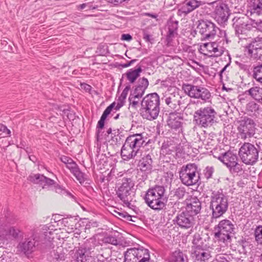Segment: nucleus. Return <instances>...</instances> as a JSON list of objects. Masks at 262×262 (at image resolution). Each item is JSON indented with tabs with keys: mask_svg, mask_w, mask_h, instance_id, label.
<instances>
[{
	"mask_svg": "<svg viewBox=\"0 0 262 262\" xmlns=\"http://www.w3.org/2000/svg\"><path fill=\"white\" fill-rule=\"evenodd\" d=\"M94 249L91 247L79 248L75 254L77 262H86L89 254L94 252Z\"/></svg>",
	"mask_w": 262,
	"mask_h": 262,
	"instance_id": "c85d7f7f",
	"label": "nucleus"
},
{
	"mask_svg": "<svg viewBox=\"0 0 262 262\" xmlns=\"http://www.w3.org/2000/svg\"><path fill=\"white\" fill-rule=\"evenodd\" d=\"M204 4V2L202 1L188 0L181 7L180 10L185 14H187Z\"/></svg>",
	"mask_w": 262,
	"mask_h": 262,
	"instance_id": "cd10ccee",
	"label": "nucleus"
},
{
	"mask_svg": "<svg viewBox=\"0 0 262 262\" xmlns=\"http://www.w3.org/2000/svg\"><path fill=\"white\" fill-rule=\"evenodd\" d=\"M130 89V85L126 86L124 89L123 90L122 93L121 94L120 96L119 97V100L120 101L123 102L126 98L128 92Z\"/></svg>",
	"mask_w": 262,
	"mask_h": 262,
	"instance_id": "8fccbe9b",
	"label": "nucleus"
},
{
	"mask_svg": "<svg viewBox=\"0 0 262 262\" xmlns=\"http://www.w3.org/2000/svg\"><path fill=\"white\" fill-rule=\"evenodd\" d=\"M108 3L113 4L115 6L119 5L121 4V0H106Z\"/></svg>",
	"mask_w": 262,
	"mask_h": 262,
	"instance_id": "e2e57ef3",
	"label": "nucleus"
},
{
	"mask_svg": "<svg viewBox=\"0 0 262 262\" xmlns=\"http://www.w3.org/2000/svg\"><path fill=\"white\" fill-rule=\"evenodd\" d=\"M178 21L169 20L167 24V34L166 41L167 45H170L173 38L178 35Z\"/></svg>",
	"mask_w": 262,
	"mask_h": 262,
	"instance_id": "4be33fe9",
	"label": "nucleus"
},
{
	"mask_svg": "<svg viewBox=\"0 0 262 262\" xmlns=\"http://www.w3.org/2000/svg\"><path fill=\"white\" fill-rule=\"evenodd\" d=\"M179 176L182 183L187 186L196 184L200 179L197 165L194 163L183 165L179 171Z\"/></svg>",
	"mask_w": 262,
	"mask_h": 262,
	"instance_id": "0eeeda50",
	"label": "nucleus"
},
{
	"mask_svg": "<svg viewBox=\"0 0 262 262\" xmlns=\"http://www.w3.org/2000/svg\"><path fill=\"white\" fill-rule=\"evenodd\" d=\"M138 260L130 249H127L125 252L124 262H139Z\"/></svg>",
	"mask_w": 262,
	"mask_h": 262,
	"instance_id": "a19ab883",
	"label": "nucleus"
},
{
	"mask_svg": "<svg viewBox=\"0 0 262 262\" xmlns=\"http://www.w3.org/2000/svg\"><path fill=\"white\" fill-rule=\"evenodd\" d=\"M103 243L111 244L113 245H117L118 241L115 236L112 235H107L104 236L101 240Z\"/></svg>",
	"mask_w": 262,
	"mask_h": 262,
	"instance_id": "79ce46f5",
	"label": "nucleus"
},
{
	"mask_svg": "<svg viewBox=\"0 0 262 262\" xmlns=\"http://www.w3.org/2000/svg\"><path fill=\"white\" fill-rule=\"evenodd\" d=\"M182 118L178 113L172 112L169 114L167 120V125L171 128L175 129L181 127Z\"/></svg>",
	"mask_w": 262,
	"mask_h": 262,
	"instance_id": "c756f323",
	"label": "nucleus"
},
{
	"mask_svg": "<svg viewBox=\"0 0 262 262\" xmlns=\"http://www.w3.org/2000/svg\"><path fill=\"white\" fill-rule=\"evenodd\" d=\"M213 172L214 168L211 166H207L203 170V174L207 180H208L212 177Z\"/></svg>",
	"mask_w": 262,
	"mask_h": 262,
	"instance_id": "49530a36",
	"label": "nucleus"
},
{
	"mask_svg": "<svg viewBox=\"0 0 262 262\" xmlns=\"http://www.w3.org/2000/svg\"><path fill=\"white\" fill-rule=\"evenodd\" d=\"M114 132H115V134L112 136L111 140L112 141V144H117L120 141L122 135L118 134V132H116L115 130H114Z\"/></svg>",
	"mask_w": 262,
	"mask_h": 262,
	"instance_id": "09e8293b",
	"label": "nucleus"
},
{
	"mask_svg": "<svg viewBox=\"0 0 262 262\" xmlns=\"http://www.w3.org/2000/svg\"><path fill=\"white\" fill-rule=\"evenodd\" d=\"M251 15L262 14V0H252L250 7Z\"/></svg>",
	"mask_w": 262,
	"mask_h": 262,
	"instance_id": "72a5a7b5",
	"label": "nucleus"
},
{
	"mask_svg": "<svg viewBox=\"0 0 262 262\" xmlns=\"http://www.w3.org/2000/svg\"><path fill=\"white\" fill-rule=\"evenodd\" d=\"M66 166L71 172L79 168L77 164L73 160V159Z\"/></svg>",
	"mask_w": 262,
	"mask_h": 262,
	"instance_id": "603ef678",
	"label": "nucleus"
},
{
	"mask_svg": "<svg viewBox=\"0 0 262 262\" xmlns=\"http://www.w3.org/2000/svg\"><path fill=\"white\" fill-rule=\"evenodd\" d=\"M125 213V212H119L116 210H114V216L117 217V218L123 220L124 217V214Z\"/></svg>",
	"mask_w": 262,
	"mask_h": 262,
	"instance_id": "4d7b16f0",
	"label": "nucleus"
},
{
	"mask_svg": "<svg viewBox=\"0 0 262 262\" xmlns=\"http://www.w3.org/2000/svg\"><path fill=\"white\" fill-rule=\"evenodd\" d=\"M234 225L229 220L225 219L221 221L215 227L214 237L224 243L230 242L231 234L234 232Z\"/></svg>",
	"mask_w": 262,
	"mask_h": 262,
	"instance_id": "9d476101",
	"label": "nucleus"
},
{
	"mask_svg": "<svg viewBox=\"0 0 262 262\" xmlns=\"http://www.w3.org/2000/svg\"><path fill=\"white\" fill-rule=\"evenodd\" d=\"M193 257L195 262H207L211 256L208 250L205 248H200L195 250Z\"/></svg>",
	"mask_w": 262,
	"mask_h": 262,
	"instance_id": "7c9ffc66",
	"label": "nucleus"
},
{
	"mask_svg": "<svg viewBox=\"0 0 262 262\" xmlns=\"http://www.w3.org/2000/svg\"><path fill=\"white\" fill-rule=\"evenodd\" d=\"M254 77L257 81L262 83V64L254 68Z\"/></svg>",
	"mask_w": 262,
	"mask_h": 262,
	"instance_id": "37998d69",
	"label": "nucleus"
},
{
	"mask_svg": "<svg viewBox=\"0 0 262 262\" xmlns=\"http://www.w3.org/2000/svg\"><path fill=\"white\" fill-rule=\"evenodd\" d=\"M185 93L191 98L201 99L204 102L208 101L211 97L209 91L203 86L184 83L182 86Z\"/></svg>",
	"mask_w": 262,
	"mask_h": 262,
	"instance_id": "9b49d317",
	"label": "nucleus"
},
{
	"mask_svg": "<svg viewBox=\"0 0 262 262\" xmlns=\"http://www.w3.org/2000/svg\"><path fill=\"white\" fill-rule=\"evenodd\" d=\"M251 20H252L254 22V23L256 25L257 27H259L261 26V25L262 24V20L261 19L259 20H255L252 19V18H251Z\"/></svg>",
	"mask_w": 262,
	"mask_h": 262,
	"instance_id": "774afa93",
	"label": "nucleus"
},
{
	"mask_svg": "<svg viewBox=\"0 0 262 262\" xmlns=\"http://www.w3.org/2000/svg\"><path fill=\"white\" fill-rule=\"evenodd\" d=\"M104 122H105V120L100 119L99 120L98 122V124H97V128H98V131H97V140H99V134L100 133L99 129H102V128H103L104 127Z\"/></svg>",
	"mask_w": 262,
	"mask_h": 262,
	"instance_id": "864d4df0",
	"label": "nucleus"
},
{
	"mask_svg": "<svg viewBox=\"0 0 262 262\" xmlns=\"http://www.w3.org/2000/svg\"><path fill=\"white\" fill-rule=\"evenodd\" d=\"M164 99L168 107L174 110L175 112L179 111L181 107L184 104V99L178 92L166 94Z\"/></svg>",
	"mask_w": 262,
	"mask_h": 262,
	"instance_id": "a211bd4d",
	"label": "nucleus"
},
{
	"mask_svg": "<svg viewBox=\"0 0 262 262\" xmlns=\"http://www.w3.org/2000/svg\"><path fill=\"white\" fill-rule=\"evenodd\" d=\"M141 99L139 97H135V95L130 94L129 97V106L134 109H137L139 106H141Z\"/></svg>",
	"mask_w": 262,
	"mask_h": 262,
	"instance_id": "4c0bfd02",
	"label": "nucleus"
},
{
	"mask_svg": "<svg viewBox=\"0 0 262 262\" xmlns=\"http://www.w3.org/2000/svg\"><path fill=\"white\" fill-rule=\"evenodd\" d=\"M209 4L210 3H208L207 5H205V3L204 2V5L201 6L202 9L205 10V13L206 14H209L211 12V10H210V8L209 7L210 6L208 5V4ZM211 6L214 7L213 5H212Z\"/></svg>",
	"mask_w": 262,
	"mask_h": 262,
	"instance_id": "bf43d9fd",
	"label": "nucleus"
},
{
	"mask_svg": "<svg viewBox=\"0 0 262 262\" xmlns=\"http://www.w3.org/2000/svg\"><path fill=\"white\" fill-rule=\"evenodd\" d=\"M152 160L149 154L144 156L140 160L138 167L141 171L146 173L151 172L152 168Z\"/></svg>",
	"mask_w": 262,
	"mask_h": 262,
	"instance_id": "a878e982",
	"label": "nucleus"
},
{
	"mask_svg": "<svg viewBox=\"0 0 262 262\" xmlns=\"http://www.w3.org/2000/svg\"><path fill=\"white\" fill-rule=\"evenodd\" d=\"M217 159L229 168L232 173H238L243 170V165L238 162L236 155L230 150L221 154Z\"/></svg>",
	"mask_w": 262,
	"mask_h": 262,
	"instance_id": "f8f14e48",
	"label": "nucleus"
},
{
	"mask_svg": "<svg viewBox=\"0 0 262 262\" xmlns=\"http://www.w3.org/2000/svg\"><path fill=\"white\" fill-rule=\"evenodd\" d=\"M216 112L211 106L201 107L196 110L193 115L195 124L202 127L207 128L211 126L215 122Z\"/></svg>",
	"mask_w": 262,
	"mask_h": 262,
	"instance_id": "423d86ee",
	"label": "nucleus"
},
{
	"mask_svg": "<svg viewBox=\"0 0 262 262\" xmlns=\"http://www.w3.org/2000/svg\"><path fill=\"white\" fill-rule=\"evenodd\" d=\"M134 185V182L131 178H123L122 183L116 190L117 196L127 206L130 204Z\"/></svg>",
	"mask_w": 262,
	"mask_h": 262,
	"instance_id": "1a4fd4ad",
	"label": "nucleus"
},
{
	"mask_svg": "<svg viewBox=\"0 0 262 262\" xmlns=\"http://www.w3.org/2000/svg\"><path fill=\"white\" fill-rule=\"evenodd\" d=\"M20 231L14 227H10L7 229H5L3 233L0 235V240L3 242V243L5 241H9L14 238H18L19 236H21L20 235Z\"/></svg>",
	"mask_w": 262,
	"mask_h": 262,
	"instance_id": "393cba45",
	"label": "nucleus"
},
{
	"mask_svg": "<svg viewBox=\"0 0 262 262\" xmlns=\"http://www.w3.org/2000/svg\"><path fill=\"white\" fill-rule=\"evenodd\" d=\"M134 255L136 256L139 262H149L150 254L148 249L143 247L138 248H130Z\"/></svg>",
	"mask_w": 262,
	"mask_h": 262,
	"instance_id": "bb28decb",
	"label": "nucleus"
},
{
	"mask_svg": "<svg viewBox=\"0 0 262 262\" xmlns=\"http://www.w3.org/2000/svg\"><path fill=\"white\" fill-rule=\"evenodd\" d=\"M35 241L33 238H28L23 242L20 243L17 248L19 251L27 255L31 254L35 249Z\"/></svg>",
	"mask_w": 262,
	"mask_h": 262,
	"instance_id": "b1692460",
	"label": "nucleus"
},
{
	"mask_svg": "<svg viewBox=\"0 0 262 262\" xmlns=\"http://www.w3.org/2000/svg\"><path fill=\"white\" fill-rule=\"evenodd\" d=\"M201 209L202 203L201 201L196 197H192L187 202L184 211L194 217L200 212Z\"/></svg>",
	"mask_w": 262,
	"mask_h": 262,
	"instance_id": "aec40b11",
	"label": "nucleus"
},
{
	"mask_svg": "<svg viewBox=\"0 0 262 262\" xmlns=\"http://www.w3.org/2000/svg\"><path fill=\"white\" fill-rule=\"evenodd\" d=\"M142 71V69L140 66L136 69H130L125 74L127 80L132 83L135 82Z\"/></svg>",
	"mask_w": 262,
	"mask_h": 262,
	"instance_id": "473e14b6",
	"label": "nucleus"
},
{
	"mask_svg": "<svg viewBox=\"0 0 262 262\" xmlns=\"http://www.w3.org/2000/svg\"><path fill=\"white\" fill-rule=\"evenodd\" d=\"M60 159L62 162H63L66 165V166L68 164H69L70 162L72 160V159H71V158H69L65 156H61Z\"/></svg>",
	"mask_w": 262,
	"mask_h": 262,
	"instance_id": "6e6d98bb",
	"label": "nucleus"
},
{
	"mask_svg": "<svg viewBox=\"0 0 262 262\" xmlns=\"http://www.w3.org/2000/svg\"><path fill=\"white\" fill-rule=\"evenodd\" d=\"M228 198L223 193L222 189L212 192L209 203L212 220L222 216L228 210Z\"/></svg>",
	"mask_w": 262,
	"mask_h": 262,
	"instance_id": "7ed1b4c3",
	"label": "nucleus"
},
{
	"mask_svg": "<svg viewBox=\"0 0 262 262\" xmlns=\"http://www.w3.org/2000/svg\"><path fill=\"white\" fill-rule=\"evenodd\" d=\"M255 241L258 245L262 246V226L259 225L254 230Z\"/></svg>",
	"mask_w": 262,
	"mask_h": 262,
	"instance_id": "58836bf2",
	"label": "nucleus"
},
{
	"mask_svg": "<svg viewBox=\"0 0 262 262\" xmlns=\"http://www.w3.org/2000/svg\"><path fill=\"white\" fill-rule=\"evenodd\" d=\"M0 131L6 133L7 135L10 136L11 134V131L7 128V127L2 124H0Z\"/></svg>",
	"mask_w": 262,
	"mask_h": 262,
	"instance_id": "13d9d810",
	"label": "nucleus"
},
{
	"mask_svg": "<svg viewBox=\"0 0 262 262\" xmlns=\"http://www.w3.org/2000/svg\"><path fill=\"white\" fill-rule=\"evenodd\" d=\"M121 39L123 40L130 41L132 39V36L129 34H123Z\"/></svg>",
	"mask_w": 262,
	"mask_h": 262,
	"instance_id": "052dcab7",
	"label": "nucleus"
},
{
	"mask_svg": "<svg viewBox=\"0 0 262 262\" xmlns=\"http://www.w3.org/2000/svg\"><path fill=\"white\" fill-rule=\"evenodd\" d=\"M72 173L81 184H83L86 180V176L81 171L79 168L75 170Z\"/></svg>",
	"mask_w": 262,
	"mask_h": 262,
	"instance_id": "ea45409f",
	"label": "nucleus"
},
{
	"mask_svg": "<svg viewBox=\"0 0 262 262\" xmlns=\"http://www.w3.org/2000/svg\"><path fill=\"white\" fill-rule=\"evenodd\" d=\"M160 110V97L157 93L148 94L142 98L140 114L143 119L150 121L156 119Z\"/></svg>",
	"mask_w": 262,
	"mask_h": 262,
	"instance_id": "f257e3e1",
	"label": "nucleus"
},
{
	"mask_svg": "<svg viewBox=\"0 0 262 262\" xmlns=\"http://www.w3.org/2000/svg\"><path fill=\"white\" fill-rule=\"evenodd\" d=\"M148 85L149 82L147 78L142 77L139 79L138 83L135 86L131 94L135 95V97L137 96L142 98Z\"/></svg>",
	"mask_w": 262,
	"mask_h": 262,
	"instance_id": "5701e85b",
	"label": "nucleus"
},
{
	"mask_svg": "<svg viewBox=\"0 0 262 262\" xmlns=\"http://www.w3.org/2000/svg\"><path fill=\"white\" fill-rule=\"evenodd\" d=\"M115 105V102H113L112 104H111L104 110L103 114H104L105 115H106L107 116H108V115L111 113V111H112V109L114 107Z\"/></svg>",
	"mask_w": 262,
	"mask_h": 262,
	"instance_id": "5fc2aeb1",
	"label": "nucleus"
},
{
	"mask_svg": "<svg viewBox=\"0 0 262 262\" xmlns=\"http://www.w3.org/2000/svg\"><path fill=\"white\" fill-rule=\"evenodd\" d=\"M202 234L195 233L193 235L192 243L196 246V249L205 248L207 247L206 239L203 237Z\"/></svg>",
	"mask_w": 262,
	"mask_h": 262,
	"instance_id": "c9c22d12",
	"label": "nucleus"
},
{
	"mask_svg": "<svg viewBox=\"0 0 262 262\" xmlns=\"http://www.w3.org/2000/svg\"><path fill=\"white\" fill-rule=\"evenodd\" d=\"M260 149V147L257 143L254 145L249 142H244L239 148L238 156L245 164L253 165L258 160Z\"/></svg>",
	"mask_w": 262,
	"mask_h": 262,
	"instance_id": "39448f33",
	"label": "nucleus"
},
{
	"mask_svg": "<svg viewBox=\"0 0 262 262\" xmlns=\"http://www.w3.org/2000/svg\"><path fill=\"white\" fill-rule=\"evenodd\" d=\"M92 2L88 3L86 4H89V5H87L86 7L88 8V10H94L98 8V6H93L92 5Z\"/></svg>",
	"mask_w": 262,
	"mask_h": 262,
	"instance_id": "338daca9",
	"label": "nucleus"
},
{
	"mask_svg": "<svg viewBox=\"0 0 262 262\" xmlns=\"http://www.w3.org/2000/svg\"><path fill=\"white\" fill-rule=\"evenodd\" d=\"M165 189L164 186L155 185L146 191L144 200L146 204L152 209L160 210L165 207Z\"/></svg>",
	"mask_w": 262,
	"mask_h": 262,
	"instance_id": "20e7f679",
	"label": "nucleus"
},
{
	"mask_svg": "<svg viewBox=\"0 0 262 262\" xmlns=\"http://www.w3.org/2000/svg\"><path fill=\"white\" fill-rule=\"evenodd\" d=\"M233 21V26L235 28V34L238 37L240 38V35L245 34L250 27L246 21L245 17H234Z\"/></svg>",
	"mask_w": 262,
	"mask_h": 262,
	"instance_id": "6ab92c4d",
	"label": "nucleus"
},
{
	"mask_svg": "<svg viewBox=\"0 0 262 262\" xmlns=\"http://www.w3.org/2000/svg\"><path fill=\"white\" fill-rule=\"evenodd\" d=\"M173 195L178 199H182L184 198L186 190L184 187H180L173 190Z\"/></svg>",
	"mask_w": 262,
	"mask_h": 262,
	"instance_id": "c03bdc74",
	"label": "nucleus"
},
{
	"mask_svg": "<svg viewBox=\"0 0 262 262\" xmlns=\"http://www.w3.org/2000/svg\"><path fill=\"white\" fill-rule=\"evenodd\" d=\"M28 180L34 183L39 184L42 185L43 188L46 186H51L56 184L55 182L53 180L39 173L31 174L29 176Z\"/></svg>",
	"mask_w": 262,
	"mask_h": 262,
	"instance_id": "412c9836",
	"label": "nucleus"
},
{
	"mask_svg": "<svg viewBox=\"0 0 262 262\" xmlns=\"http://www.w3.org/2000/svg\"><path fill=\"white\" fill-rule=\"evenodd\" d=\"M186 256L181 251L173 252L169 257L168 262H186Z\"/></svg>",
	"mask_w": 262,
	"mask_h": 262,
	"instance_id": "f704fd0d",
	"label": "nucleus"
},
{
	"mask_svg": "<svg viewBox=\"0 0 262 262\" xmlns=\"http://www.w3.org/2000/svg\"><path fill=\"white\" fill-rule=\"evenodd\" d=\"M54 186L56 192L61 194L62 195H71V194L70 192H68L66 190L61 188L58 185L55 184Z\"/></svg>",
	"mask_w": 262,
	"mask_h": 262,
	"instance_id": "de8ad7c7",
	"label": "nucleus"
},
{
	"mask_svg": "<svg viewBox=\"0 0 262 262\" xmlns=\"http://www.w3.org/2000/svg\"><path fill=\"white\" fill-rule=\"evenodd\" d=\"M195 221L194 217L185 211L178 213L175 219L173 220L174 224L184 229L192 228L195 224Z\"/></svg>",
	"mask_w": 262,
	"mask_h": 262,
	"instance_id": "2eb2a0df",
	"label": "nucleus"
},
{
	"mask_svg": "<svg viewBox=\"0 0 262 262\" xmlns=\"http://www.w3.org/2000/svg\"><path fill=\"white\" fill-rule=\"evenodd\" d=\"M237 134L239 138L245 140L254 137L256 124L252 118L247 116L241 117L237 121Z\"/></svg>",
	"mask_w": 262,
	"mask_h": 262,
	"instance_id": "6e6552de",
	"label": "nucleus"
},
{
	"mask_svg": "<svg viewBox=\"0 0 262 262\" xmlns=\"http://www.w3.org/2000/svg\"><path fill=\"white\" fill-rule=\"evenodd\" d=\"M143 39L146 41L150 40V35L147 34L145 30L143 31Z\"/></svg>",
	"mask_w": 262,
	"mask_h": 262,
	"instance_id": "0e129e2a",
	"label": "nucleus"
},
{
	"mask_svg": "<svg viewBox=\"0 0 262 262\" xmlns=\"http://www.w3.org/2000/svg\"><path fill=\"white\" fill-rule=\"evenodd\" d=\"M208 5L215 7L213 17L219 24H223L228 20L230 13L227 5L221 2L214 1L210 3Z\"/></svg>",
	"mask_w": 262,
	"mask_h": 262,
	"instance_id": "ddd939ff",
	"label": "nucleus"
},
{
	"mask_svg": "<svg viewBox=\"0 0 262 262\" xmlns=\"http://www.w3.org/2000/svg\"><path fill=\"white\" fill-rule=\"evenodd\" d=\"M259 108V105L254 101L249 102L246 107V111L253 115H256V113H258Z\"/></svg>",
	"mask_w": 262,
	"mask_h": 262,
	"instance_id": "e433bc0d",
	"label": "nucleus"
},
{
	"mask_svg": "<svg viewBox=\"0 0 262 262\" xmlns=\"http://www.w3.org/2000/svg\"><path fill=\"white\" fill-rule=\"evenodd\" d=\"M43 234L45 240L48 241L49 243H51L54 238V237L53 236V232L48 230L45 232Z\"/></svg>",
	"mask_w": 262,
	"mask_h": 262,
	"instance_id": "3c124183",
	"label": "nucleus"
},
{
	"mask_svg": "<svg viewBox=\"0 0 262 262\" xmlns=\"http://www.w3.org/2000/svg\"><path fill=\"white\" fill-rule=\"evenodd\" d=\"M199 52L208 56L219 57L224 53L223 48L219 46L216 42H207L201 45Z\"/></svg>",
	"mask_w": 262,
	"mask_h": 262,
	"instance_id": "dca6fc26",
	"label": "nucleus"
},
{
	"mask_svg": "<svg viewBox=\"0 0 262 262\" xmlns=\"http://www.w3.org/2000/svg\"><path fill=\"white\" fill-rule=\"evenodd\" d=\"M246 94L258 103L262 104V87L255 86L246 91Z\"/></svg>",
	"mask_w": 262,
	"mask_h": 262,
	"instance_id": "2f4dec72",
	"label": "nucleus"
},
{
	"mask_svg": "<svg viewBox=\"0 0 262 262\" xmlns=\"http://www.w3.org/2000/svg\"><path fill=\"white\" fill-rule=\"evenodd\" d=\"M229 63H228L222 69V70L220 71V73H219V75H220V79L222 80V78H223V73L226 70V69L227 68V67L229 66Z\"/></svg>",
	"mask_w": 262,
	"mask_h": 262,
	"instance_id": "69168bd1",
	"label": "nucleus"
},
{
	"mask_svg": "<svg viewBox=\"0 0 262 262\" xmlns=\"http://www.w3.org/2000/svg\"><path fill=\"white\" fill-rule=\"evenodd\" d=\"M54 258L57 260H63L65 259V253L63 252L62 247H58L54 252Z\"/></svg>",
	"mask_w": 262,
	"mask_h": 262,
	"instance_id": "a18cd8bd",
	"label": "nucleus"
},
{
	"mask_svg": "<svg viewBox=\"0 0 262 262\" xmlns=\"http://www.w3.org/2000/svg\"><path fill=\"white\" fill-rule=\"evenodd\" d=\"M144 144L146 145V143L142 134H135L129 136L126 138L121 148L122 158L124 160L134 158Z\"/></svg>",
	"mask_w": 262,
	"mask_h": 262,
	"instance_id": "f03ea898",
	"label": "nucleus"
},
{
	"mask_svg": "<svg viewBox=\"0 0 262 262\" xmlns=\"http://www.w3.org/2000/svg\"><path fill=\"white\" fill-rule=\"evenodd\" d=\"M137 61V59H133L126 63L121 64V66L123 68H127V67L130 66L133 63H135Z\"/></svg>",
	"mask_w": 262,
	"mask_h": 262,
	"instance_id": "680f3d73",
	"label": "nucleus"
},
{
	"mask_svg": "<svg viewBox=\"0 0 262 262\" xmlns=\"http://www.w3.org/2000/svg\"><path fill=\"white\" fill-rule=\"evenodd\" d=\"M197 29L205 39L212 38L219 28L211 21L201 20L198 21Z\"/></svg>",
	"mask_w": 262,
	"mask_h": 262,
	"instance_id": "4468645a",
	"label": "nucleus"
},
{
	"mask_svg": "<svg viewBox=\"0 0 262 262\" xmlns=\"http://www.w3.org/2000/svg\"><path fill=\"white\" fill-rule=\"evenodd\" d=\"M246 51L251 58L262 61V38L253 40L247 46Z\"/></svg>",
	"mask_w": 262,
	"mask_h": 262,
	"instance_id": "f3484780",
	"label": "nucleus"
}]
</instances>
